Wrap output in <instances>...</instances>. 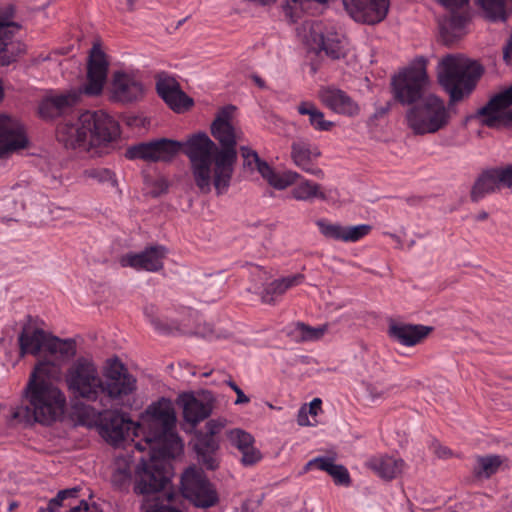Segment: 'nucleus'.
<instances>
[{
  "label": "nucleus",
  "instance_id": "nucleus-1",
  "mask_svg": "<svg viewBox=\"0 0 512 512\" xmlns=\"http://www.w3.org/2000/svg\"><path fill=\"white\" fill-rule=\"evenodd\" d=\"M151 423L144 444L135 447L144 451L149 447V459L141 458L136 470L134 492L148 495L156 493L145 512H187L186 500L195 507L209 508L218 502V495L202 469L188 467L181 477V492L165 490L170 484L168 460L183 450L176 433V417L167 406L152 405L147 410Z\"/></svg>",
  "mask_w": 512,
  "mask_h": 512
},
{
  "label": "nucleus",
  "instance_id": "nucleus-2",
  "mask_svg": "<svg viewBox=\"0 0 512 512\" xmlns=\"http://www.w3.org/2000/svg\"><path fill=\"white\" fill-rule=\"evenodd\" d=\"M65 382L71 399L76 401L74 409L86 402L106 410L123 404L136 390L135 377L118 359H109L101 375L91 359L79 357L67 369Z\"/></svg>",
  "mask_w": 512,
  "mask_h": 512
},
{
  "label": "nucleus",
  "instance_id": "nucleus-3",
  "mask_svg": "<svg viewBox=\"0 0 512 512\" xmlns=\"http://www.w3.org/2000/svg\"><path fill=\"white\" fill-rule=\"evenodd\" d=\"M217 145L204 133L191 135L185 142L161 138L139 143L126 150L129 160L141 159L147 162H169L179 153L188 158L196 186L202 192H209L216 169Z\"/></svg>",
  "mask_w": 512,
  "mask_h": 512
},
{
  "label": "nucleus",
  "instance_id": "nucleus-4",
  "mask_svg": "<svg viewBox=\"0 0 512 512\" xmlns=\"http://www.w3.org/2000/svg\"><path fill=\"white\" fill-rule=\"evenodd\" d=\"M57 367L40 361L31 372L22 394L21 403L10 409L17 423L50 425L65 414L67 399L64 392L51 381Z\"/></svg>",
  "mask_w": 512,
  "mask_h": 512
},
{
  "label": "nucleus",
  "instance_id": "nucleus-5",
  "mask_svg": "<svg viewBox=\"0 0 512 512\" xmlns=\"http://www.w3.org/2000/svg\"><path fill=\"white\" fill-rule=\"evenodd\" d=\"M108 74V62L104 52L93 46L87 61L86 81L79 87L61 93H50L42 98L38 105V114L44 120H53L67 114L81 102L82 96H99L104 88Z\"/></svg>",
  "mask_w": 512,
  "mask_h": 512
},
{
  "label": "nucleus",
  "instance_id": "nucleus-6",
  "mask_svg": "<svg viewBox=\"0 0 512 512\" xmlns=\"http://www.w3.org/2000/svg\"><path fill=\"white\" fill-rule=\"evenodd\" d=\"M482 73V66L464 55L449 54L443 57L438 64V80L449 94V105L468 96Z\"/></svg>",
  "mask_w": 512,
  "mask_h": 512
},
{
  "label": "nucleus",
  "instance_id": "nucleus-7",
  "mask_svg": "<svg viewBox=\"0 0 512 512\" xmlns=\"http://www.w3.org/2000/svg\"><path fill=\"white\" fill-rule=\"evenodd\" d=\"M429 82L426 60L419 58L392 77L393 94L403 105H415L423 96Z\"/></svg>",
  "mask_w": 512,
  "mask_h": 512
},
{
  "label": "nucleus",
  "instance_id": "nucleus-8",
  "mask_svg": "<svg viewBox=\"0 0 512 512\" xmlns=\"http://www.w3.org/2000/svg\"><path fill=\"white\" fill-rule=\"evenodd\" d=\"M452 111L435 94L425 95L406 112L410 128H443L450 124Z\"/></svg>",
  "mask_w": 512,
  "mask_h": 512
},
{
  "label": "nucleus",
  "instance_id": "nucleus-9",
  "mask_svg": "<svg viewBox=\"0 0 512 512\" xmlns=\"http://www.w3.org/2000/svg\"><path fill=\"white\" fill-rule=\"evenodd\" d=\"M235 130H211L212 136L219 142L217 146L216 169L213 185L218 194L225 193L229 186L237 161Z\"/></svg>",
  "mask_w": 512,
  "mask_h": 512
},
{
  "label": "nucleus",
  "instance_id": "nucleus-10",
  "mask_svg": "<svg viewBox=\"0 0 512 512\" xmlns=\"http://www.w3.org/2000/svg\"><path fill=\"white\" fill-rule=\"evenodd\" d=\"M512 84L495 94L487 104L474 115L465 117L463 125L477 126H512Z\"/></svg>",
  "mask_w": 512,
  "mask_h": 512
},
{
  "label": "nucleus",
  "instance_id": "nucleus-11",
  "mask_svg": "<svg viewBox=\"0 0 512 512\" xmlns=\"http://www.w3.org/2000/svg\"><path fill=\"white\" fill-rule=\"evenodd\" d=\"M121 130H56V139L65 148L89 151L106 146L120 137Z\"/></svg>",
  "mask_w": 512,
  "mask_h": 512
},
{
  "label": "nucleus",
  "instance_id": "nucleus-12",
  "mask_svg": "<svg viewBox=\"0 0 512 512\" xmlns=\"http://www.w3.org/2000/svg\"><path fill=\"white\" fill-rule=\"evenodd\" d=\"M103 410L101 417V432L104 438L110 443L117 445L120 442L139 435L141 425L132 421L125 414L117 411Z\"/></svg>",
  "mask_w": 512,
  "mask_h": 512
},
{
  "label": "nucleus",
  "instance_id": "nucleus-13",
  "mask_svg": "<svg viewBox=\"0 0 512 512\" xmlns=\"http://www.w3.org/2000/svg\"><path fill=\"white\" fill-rule=\"evenodd\" d=\"M342 4L354 21L368 25L382 22L389 11V0H342Z\"/></svg>",
  "mask_w": 512,
  "mask_h": 512
},
{
  "label": "nucleus",
  "instance_id": "nucleus-14",
  "mask_svg": "<svg viewBox=\"0 0 512 512\" xmlns=\"http://www.w3.org/2000/svg\"><path fill=\"white\" fill-rule=\"evenodd\" d=\"M242 156L248 166L255 164L261 176L275 189L282 190L296 183L301 176L294 171L276 172L268 163L262 161L258 154L249 149L241 148Z\"/></svg>",
  "mask_w": 512,
  "mask_h": 512
},
{
  "label": "nucleus",
  "instance_id": "nucleus-15",
  "mask_svg": "<svg viewBox=\"0 0 512 512\" xmlns=\"http://www.w3.org/2000/svg\"><path fill=\"white\" fill-rule=\"evenodd\" d=\"M158 95L176 113H184L194 105V100L182 89L179 82L170 76H159L156 82Z\"/></svg>",
  "mask_w": 512,
  "mask_h": 512
},
{
  "label": "nucleus",
  "instance_id": "nucleus-16",
  "mask_svg": "<svg viewBox=\"0 0 512 512\" xmlns=\"http://www.w3.org/2000/svg\"><path fill=\"white\" fill-rule=\"evenodd\" d=\"M166 254V247L162 245H154L147 247L139 253H126L121 256L119 262L122 267H131L136 270L157 272L163 268V260Z\"/></svg>",
  "mask_w": 512,
  "mask_h": 512
},
{
  "label": "nucleus",
  "instance_id": "nucleus-17",
  "mask_svg": "<svg viewBox=\"0 0 512 512\" xmlns=\"http://www.w3.org/2000/svg\"><path fill=\"white\" fill-rule=\"evenodd\" d=\"M111 93L114 100L130 103L143 97L144 86L142 81L134 74L117 71L112 77Z\"/></svg>",
  "mask_w": 512,
  "mask_h": 512
},
{
  "label": "nucleus",
  "instance_id": "nucleus-18",
  "mask_svg": "<svg viewBox=\"0 0 512 512\" xmlns=\"http://www.w3.org/2000/svg\"><path fill=\"white\" fill-rule=\"evenodd\" d=\"M316 225L324 237L346 243L358 242L372 230V227L368 224L343 226L338 223H331L326 219L318 220Z\"/></svg>",
  "mask_w": 512,
  "mask_h": 512
},
{
  "label": "nucleus",
  "instance_id": "nucleus-19",
  "mask_svg": "<svg viewBox=\"0 0 512 512\" xmlns=\"http://www.w3.org/2000/svg\"><path fill=\"white\" fill-rule=\"evenodd\" d=\"M433 331L430 326L422 324H409L391 322L388 326V336L406 347H413L422 343Z\"/></svg>",
  "mask_w": 512,
  "mask_h": 512
},
{
  "label": "nucleus",
  "instance_id": "nucleus-20",
  "mask_svg": "<svg viewBox=\"0 0 512 512\" xmlns=\"http://www.w3.org/2000/svg\"><path fill=\"white\" fill-rule=\"evenodd\" d=\"M505 167L490 168L482 171L476 178L470 192L472 202H479L487 195L499 190L501 185L508 187Z\"/></svg>",
  "mask_w": 512,
  "mask_h": 512
},
{
  "label": "nucleus",
  "instance_id": "nucleus-21",
  "mask_svg": "<svg viewBox=\"0 0 512 512\" xmlns=\"http://www.w3.org/2000/svg\"><path fill=\"white\" fill-rule=\"evenodd\" d=\"M320 155L321 153L319 149L305 140H298L292 144L291 156L295 165L306 173L316 176L319 179H323L324 172L312 162Z\"/></svg>",
  "mask_w": 512,
  "mask_h": 512
},
{
  "label": "nucleus",
  "instance_id": "nucleus-22",
  "mask_svg": "<svg viewBox=\"0 0 512 512\" xmlns=\"http://www.w3.org/2000/svg\"><path fill=\"white\" fill-rule=\"evenodd\" d=\"M18 26L10 23L0 32V66H8L26 51V46L15 38Z\"/></svg>",
  "mask_w": 512,
  "mask_h": 512
},
{
  "label": "nucleus",
  "instance_id": "nucleus-23",
  "mask_svg": "<svg viewBox=\"0 0 512 512\" xmlns=\"http://www.w3.org/2000/svg\"><path fill=\"white\" fill-rule=\"evenodd\" d=\"M319 97L324 105L336 113L353 116L359 111L357 103L340 89L323 88L319 92Z\"/></svg>",
  "mask_w": 512,
  "mask_h": 512
},
{
  "label": "nucleus",
  "instance_id": "nucleus-24",
  "mask_svg": "<svg viewBox=\"0 0 512 512\" xmlns=\"http://www.w3.org/2000/svg\"><path fill=\"white\" fill-rule=\"evenodd\" d=\"M366 464L377 476L385 480L396 478L404 468L402 459L383 454L371 457Z\"/></svg>",
  "mask_w": 512,
  "mask_h": 512
},
{
  "label": "nucleus",
  "instance_id": "nucleus-25",
  "mask_svg": "<svg viewBox=\"0 0 512 512\" xmlns=\"http://www.w3.org/2000/svg\"><path fill=\"white\" fill-rule=\"evenodd\" d=\"M51 336L42 329H24L19 335L20 354L37 355L41 351H48V342Z\"/></svg>",
  "mask_w": 512,
  "mask_h": 512
},
{
  "label": "nucleus",
  "instance_id": "nucleus-26",
  "mask_svg": "<svg viewBox=\"0 0 512 512\" xmlns=\"http://www.w3.org/2000/svg\"><path fill=\"white\" fill-rule=\"evenodd\" d=\"M182 402L183 417L185 421L192 426L208 418L212 412V404L210 401H203L193 395H184Z\"/></svg>",
  "mask_w": 512,
  "mask_h": 512
},
{
  "label": "nucleus",
  "instance_id": "nucleus-27",
  "mask_svg": "<svg viewBox=\"0 0 512 512\" xmlns=\"http://www.w3.org/2000/svg\"><path fill=\"white\" fill-rule=\"evenodd\" d=\"M229 439L232 445L242 453L244 465H253L260 460V453L253 446L254 438L251 434L240 429H234L230 431Z\"/></svg>",
  "mask_w": 512,
  "mask_h": 512
},
{
  "label": "nucleus",
  "instance_id": "nucleus-28",
  "mask_svg": "<svg viewBox=\"0 0 512 512\" xmlns=\"http://www.w3.org/2000/svg\"><path fill=\"white\" fill-rule=\"evenodd\" d=\"M304 275L301 273L283 277L269 283L263 290L261 299L263 303L274 304L288 289L303 283Z\"/></svg>",
  "mask_w": 512,
  "mask_h": 512
},
{
  "label": "nucleus",
  "instance_id": "nucleus-29",
  "mask_svg": "<svg viewBox=\"0 0 512 512\" xmlns=\"http://www.w3.org/2000/svg\"><path fill=\"white\" fill-rule=\"evenodd\" d=\"M28 144L24 130H0V158L26 148Z\"/></svg>",
  "mask_w": 512,
  "mask_h": 512
},
{
  "label": "nucleus",
  "instance_id": "nucleus-30",
  "mask_svg": "<svg viewBox=\"0 0 512 512\" xmlns=\"http://www.w3.org/2000/svg\"><path fill=\"white\" fill-rule=\"evenodd\" d=\"M327 331V325L312 327L303 322H296L286 327V334L295 342H308L321 339Z\"/></svg>",
  "mask_w": 512,
  "mask_h": 512
},
{
  "label": "nucleus",
  "instance_id": "nucleus-31",
  "mask_svg": "<svg viewBox=\"0 0 512 512\" xmlns=\"http://www.w3.org/2000/svg\"><path fill=\"white\" fill-rule=\"evenodd\" d=\"M317 48L324 51L333 60L340 59L346 55L345 37L333 28H329L323 37V41L319 42Z\"/></svg>",
  "mask_w": 512,
  "mask_h": 512
},
{
  "label": "nucleus",
  "instance_id": "nucleus-32",
  "mask_svg": "<svg viewBox=\"0 0 512 512\" xmlns=\"http://www.w3.org/2000/svg\"><path fill=\"white\" fill-rule=\"evenodd\" d=\"M78 128H119L120 123L116 122L107 112L103 110H86L78 116Z\"/></svg>",
  "mask_w": 512,
  "mask_h": 512
},
{
  "label": "nucleus",
  "instance_id": "nucleus-33",
  "mask_svg": "<svg viewBox=\"0 0 512 512\" xmlns=\"http://www.w3.org/2000/svg\"><path fill=\"white\" fill-rule=\"evenodd\" d=\"M328 29L321 22L307 20L298 28V35L307 45L316 49L319 42L323 41V37Z\"/></svg>",
  "mask_w": 512,
  "mask_h": 512
},
{
  "label": "nucleus",
  "instance_id": "nucleus-34",
  "mask_svg": "<svg viewBox=\"0 0 512 512\" xmlns=\"http://www.w3.org/2000/svg\"><path fill=\"white\" fill-rule=\"evenodd\" d=\"M292 196L296 200L310 201L314 198L326 199L321 186L307 179H302L292 190Z\"/></svg>",
  "mask_w": 512,
  "mask_h": 512
},
{
  "label": "nucleus",
  "instance_id": "nucleus-35",
  "mask_svg": "<svg viewBox=\"0 0 512 512\" xmlns=\"http://www.w3.org/2000/svg\"><path fill=\"white\" fill-rule=\"evenodd\" d=\"M51 355H59L62 359H70L76 354V343L72 339H59L51 336L48 351Z\"/></svg>",
  "mask_w": 512,
  "mask_h": 512
},
{
  "label": "nucleus",
  "instance_id": "nucleus-36",
  "mask_svg": "<svg viewBox=\"0 0 512 512\" xmlns=\"http://www.w3.org/2000/svg\"><path fill=\"white\" fill-rule=\"evenodd\" d=\"M238 124L237 107L229 104L217 111L210 128H234Z\"/></svg>",
  "mask_w": 512,
  "mask_h": 512
},
{
  "label": "nucleus",
  "instance_id": "nucleus-37",
  "mask_svg": "<svg viewBox=\"0 0 512 512\" xmlns=\"http://www.w3.org/2000/svg\"><path fill=\"white\" fill-rule=\"evenodd\" d=\"M465 25V19L461 16L453 15L442 26L441 36L446 44H451L456 38L461 36V30Z\"/></svg>",
  "mask_w": 512,
  "mask_h": 512
},
{
  "label": "nucleus",
  "instance_id": "nucleus-38",
  "mask_svg": "<svg viewBox=\"0 0 512 512\" xmlns=\"http://www.w3.org/2000/svg\"><path fill=\"white\" fill-rule=\"evenodd\" d=\"M501 464L502 460L497 455L478 457L475 473L480 477L489 478L497 472Z\"/></svg>",
  "mask_w": 512,
  "mask_h": 512
},
{
  "label": "nucleus",
  "instance_id": "nucleus-39",
  "mask_svg": "<svg viewBox=\"0 0 512 512\" xmlns=\"http://www.w3.org/2000/svg\"><path fill=\"white\" fill-rule=\"evenodd\" d=\"M490 20H505L507 0H476Z\"/></svg>",
  "mask_w": 512,
  "mask_h": 512
},
{
  "label": "nucleus",
  "instance_id": "nucleus-40",
  "mask_svg": "<svg viewBox=\"0 0 512 512\" xmlns=\"http://www.w3.org/2000/svg\"><path fill=\"white\" fill-rule=\"evenodd\" d=\"M298 112L302 115H309L310 124L315 126H319V128H327L328 126L333 125L332 122H326L324 119V114L316 108L313 103L303 102L298 107Z\"/></svg>",
  "mask_w": 512,
  "mask_h": 512
},
{
  "label": "nucleus",
  "instance_id": "nucleus-41",
  "mask_svg": "<svg viewBox=\"0 0 512 512\" xmlns=\"http://www.w3.org/2000/svg\"><path fill=\"white\" fill-rule=\"evenodd\" d=\"M79 490L77 488L61 490L57 495L50 499L46 508H39L37 512H57L63 506L64 500L68 498H76Z\"/></svg>",
  "mask_w": 512,
  "mask_h": 512
},
{
  "label": "nucleus",
  "instance_id": "nucleus-42",
  "mask_svg": "<svg viewBox=\"0 0 512 512\" xmlns=\"http://www.w3.org/2000/svg\"><path fill=\"white\" fill-rule=\"evenodd\" d=\"M329 0H285L282 5L285 17L291 22H295L298 18L299 10L304 7L308 2H316L319 4H325Z\"/></svg>",
  "mask_w": 512,
  "mask_h": 512
},
{
  "label": "nucleus",
  "instance_id": "nucleus-43",
  "mask_svg": "<svg viewBox=\"0 0 512 512\" xmlns=\"http://www.w3.org/2000/svg\"><path fill=\"white\" fill-rule=\"evenodd\" d=\"M195 447L198 454H213L218 449V442L213 435L203 434L198 437Z\"/></svg>",
  "mask_w": 512,
  "mask_h": 512
},
{
  "label": "nucleus",
  "instance_id": "nucleus-44",
  "mask_svg": "<svg viewBox=\"0 0 512 512\" xmlns=\"http://www.w3.org/2000/svg\"><path fill=\"white\" fill-rule=\"evenodd\" d=\"M327 473L333 478L336 485L349 486L351 483L349 472L343 465L333 463Z\"/></svg>",
  "mask_w": 512,
  "mask_h": 512
},
{
  "label": "nucleus",
  "instance_id": "nucleus-45",
  "mask_svg": "<svg viewBox=\"0 0 512 512\" xmlns=\"http://www.w3.org/2000/svg\"><path fill=\"white\" fill-rule=\"evenodd\" d=\"M333 463H334V461L331 457L319 456V457H315V458L309 460L305 464L303 470L305 473H307L311 470H314V469L328 472V470L330 468H332Z\"/></svg>",
  "mask_w": 512,
  "mask_h": 512
},
{
  "label": "nucleus",
  "instance_id": "nucleus-46",
  "mask_svg": "<svg viewBox=\"0 0 512 512\" xmlns=\"http://www.w3.org/2000/svg\"><path fill=\"white\" fill-rule=\"evenodd\" d=\"M89 178L98 180L99 182H114V173L107 168H93L85 171Z\"/></svg>",
  "mask_w": 512,
  "mask_h": 512
},
{
  "label": "nucleus",
  "instance_id": "nucleus-47",
  "mask_svg": "<svg viewBox=\"0 0 512 512\" xmlns=\"http://www.w3.org/2000/svg\"><path fill=\"white\" fill-rule=\"evenodd\" d=\"M131 481V473L127 469H118L113 473L112 482L118 489L128 488Z\"/></svg>",
  "mask_w": 512,
  "mask_h": 512
},
{
  "label": "nucleus",
  "instance_id": "nucleus-48",
  "mask_svg": "<svg viewBox=\"0 0 512 512\" xmlns=\"http://www.w3.org/2000/svg\"><path fill=\"white\" fill-rule=\"evenodd\" d=\"M145 315L149 318V321L153 328L161 334H169L173 331L174 325L165 323L163 320L153 317L150 315V310L148 307L145 308Z\"/></svg>",
  "mask_w": 512,
  "mask_h": 512
},
{
  "label": "nucleus",
  "instance_id": "nucleus-49",
  "mask_svg": "<svg viewBox=\"0 0 512 512\" xmlns=\"http://www.w3.org/2000/svg\"><path fill=\"white\" fill-rule=\"evenodd\" d=\"M123 124L130 128H141L152 125L151 119L139 115L125 116L123 119Z\"/></svg>",
  "mask_w": 512,
  "mask_h": 512
},
{
  "label": "nucleus",
  "instance_id": "nucleus-50",
  "mask_svg": "<svg viewBox=\"0 0 512 512\" xmlns=\"http://www.w3.org/2000/svg\"><path fill=\"white\" fill-rule=\"evenodd\" d=\"M430 449L437 457L443 459L450 458L453 454L448 447L441 445L437 440L432 442Z\"/></svg>",
  "mask_w": 512,
  "mask_h": 512
},
{
  "label": "nucleus",
  "instance_id": "nucleus-51",
  "mask_svg": "<svg viewBox=\"0 0 512 512\" xmlns=\"http://www.w3.org/2000/svg\"><path fill=\"white\" fill-rule=\"evenodd\" d=\"M22 124L17 118L7 114H0V128H23Z\"/></svg>",
  "mask_w": 512,
  "mask_h": 512
},
{
  "label": "nucleus",
  "instance_id": "nucleus-52",
  "mask_svg": "<svg viewBox=\"0 0 512 512\" xmlns=\"http://www.w3.org/2000/svg\"><path fill=\"white\" fill-rule=\"evenodd\" d=\"M69 512H102L96 504H89L85 500H81L79 505L74 506Z\"/></svg>",
  "mask_w": 512,
  "mask_h": 512
},
{
  "label": "nucleus",
  "instance_id": "nucleus-53",
  "mask_svg": "<svg viewBox=\"0 0 512 512\" xmlns=\"http://www.w3.org/2000/svg\"><path fill=\"white\" fill-rule=\"evenodd\" d=\"M228 385L232 388V390L236 393L237 398L235 403L236 404H245L250 401V399L244 394V392L240 389L238 385H236L234 382L230 381Z\"/></svg>",
  "mask_w": 512,
  "mask_h": 512
},
{
  "label": "nucleus",
  "instance_id": "nucleus-54",
  "mask_svg": "<svg viewBox=\"0 0 512 512\" xmlns=\"http://www.w3.org/2000/svg\"><path fill=\"white\" fill-rule=\"evenodd\" d=\"M443 6L450 10L458 9L468 3L469 0H438Z\"/></svg>",
  "mask_w": 512,
  "mask_h": 512
},
{
  "label": "nucleus",
  "instance_id": "nucleus-55",
  "mask_svg": "<svg viewBox=\"0 0 512 512\" xmlns=\"http://www.w3.org/2000/svg\"><path fill=\"white\" fill-rule=\"evenodd\" d=\"M198 455L201 458V460L204 463V465L208 469L214 470V469L217 468V461L214 458L213 454H198Z\"/></svg>",
  "mask_w": 512,
  "mask_h": 512
},
{
  "label": "nucleus",
  "instance_id": "nucleus-56",
  "mask_svg": "<svg viewBox=\"0 0 512 512\" xmlns=\"http://www.w3.org/2000/svg\"><path fill=\"white\" fill-rule=\"evenodd\" d=\"M221 430V425L216 423L215 421H209L206 424V435H213V437L216 436L217 433Z\"/></svg>",
  "mask_w": 512,
  "mask_h": 512
},
{
  "label": "nucleus",
  "instance_id": "nucleus-57",
  "mask_svg": "<svg viewBox=\"0 0 512 512\" xmlns=\"http://www.w3.org/2000/svg\"><path fill=\"white\" fill-rule=\"evenodd\" d=\"M321 404H322L321 399H319V398H314V399L310 402V405H309V413H310L311 415L316 416V415L318 414V412L321 410Z\"/></svg>",
  "mask_w": 512,
  "mask_h": 512
},
{
  "label": "nucleus",
  "instance_id": "nucleus-58",
  "mask_svg": "<svg viewBox=\"0 0 512 512\" xmlns=\"http://www.w3.org/2000/svg\"><path fill=\"white\" fill-rule=\"evenodd\" d=\"M506 179L508 180V188H512V165L505 166Z\"/></svg>",
  "mask_w": 512,
  "mask_h": 512
},
{
  "label": "nucleus",
  "instance_id": "nucleus-59",
  "mask_svg": "<svg viewBox=\"0 0 512 512\" xmlns=\"http://www.w3.org/2000/svg\"><path fill=\"white\" fill-rule=\"evenodd\" d=\"M406 201H407L408 205L415 206V205H418L422 201V198L418 197V196H412V197L407 198Z\"/></svg>",
  "mask_w": 512,
  "mask_h": 512
},
{
  "label": "nucleus",
  "instance_id": "nucleus-60",
  "mask_svg": "<svg viewBox=\"0 0 512 512\" xmlns=\"http://www.w3.org/2000/svg\"><path fill=\"white\" fill-rule=\"evenodd\" d=\"M252 79L256 83V85H258L260 88H264L265 87L264 80L262 78H260L258 75H253Z\"/></svg>",
  "mask_w": 512,
  "mask_h": 512
},
{
  "label": "nucleus",
  "instance_id": "nucleus-61",
  "mask_svg": "<svg viewBox=\"0 0 512 512\" xmlns=\"http://www.w3.org/2000/svg\"><path fill=\"white\" fill-rule=\"evenodd\" d=\"M436 130H424V129H421V130H414L415 134L416 135H423L425 134L426 132H435Z\"/></svg>",
  "mask_w": 512,
  "mask_h": 512
},
{
  "label": "nucleus",
  "instance_id": "nucleus-62",
  "mask_svg": "<svg viewBox=\"0 0 512 512\" xmlns=\"http://www.w3.org/2000/svg\"><path fill=\"white\" fill-rule=\"evenodd\" d=\"M17 507H18V503H17V502H11V503L9 504V508H8V510L11 512V511H13L14 509H16Z\"/></svg>",
  "mask_w": 512,
  "mask_h": 512
},
{
  "label": "nucleus",
  "instance_id": "nucleus-63",
  "mask_svg": "<svg viewBox=\"0 0 512 512\" xmlns=\"http://www.w3.org/2000/svg\"><path fill=\"white\" fill-rule=\"evenodd\" d=\"M488 217V214L486 212H482L477 216L478 220H485Z\"/></svg>",
  "mask_w": 512,
  "mask_h": 512
},
{
  "label": "nucleus",
  "instance_id": "nucleus-64",
  "mask_svg": "<svg viewBox=\"0 0 512 512\" xmlns=\"http://www.w3.org/2000/svg\"><path fill=\"white\" fill-rule=\"evenodd\" d=\"M275 0H257L258 3L262 5H268L270 3H273Z\"/></svg>",
  "mask_w": 512,
  "mask_h": 512
}]
</instances>
